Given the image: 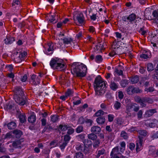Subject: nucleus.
<instances>
[{"label":"nucleus","mask_w":158,"mask_h":158,"mask_svg":"<svg viewBox=\"0 0 158 158\" xmlns=\"http://www.w3.org/2000/svg\"><path fill=\"white\" fill-rule=\"evenodd\" d=\"M15 94L13 98L15 101L20 106L28 104V100L24 95L23 90L20 86H16L14 90Z\"/></svg>","instance_id":"1"},{"label":"nucleus","mask_w":158,"mask_h":158,"mask_svg":"<svg viewBox=\"0 0 158 158\" xmlns=\"http://www.w3.org/2000/svg\"><path fill=\"white\" fill-rule=\"evenodd\" d=\"M72 67L71 73L74 76L82 77L85 76L87 68L85 64L82 63H74Z\"/></svg>","instance_id":"2"},{"label":"nucleus","mask_w":158,"mask_h":158,"mask_svg":"<svg viewBox=\"0 0 158 158\" xmlns=\"http://www.w3.org/2000/svg\"><path fill=\"white\" fill-rule=\"evenodd\" d=\"M105 81L102 79L100 76H98L95 78L94 84V87L96 94L102 95L105 92L106 87Z\"/></svg>","instance_id":"3"},{"label":"nucleus","mask_w":158,"mask_h":158,"mask_svg":"<svg viewBox=\"0 0 158 158\" xmlns=\"http://www.w3.org/2000/svg\"><path fill=\"white\" fill-rule=\"evenodd\" d=\"M62 60H60L57 58L52 59L50 63L51 67L53 69H60L64 67L65 65L62 63Z\"/></svg>","instance_id":"4"},{"label":"nucleus","mask_w":158,"mask_h":158,"mask_svg":"<svg viewBox=\"0 0 158 158\" xmlns=\"http://www.w3.org/2000/svg\"><path fill=\"white\" fill-rule=\"evenodd\" d=\"M85 144V146L83 149V152L85 154H89L91 152L92 150V144L91 143V141H90V143H89V141L88 139H84L83 142Z\"/></svg>","instance_id":"5"},{"label":"nucleus","mask_w":158,"mask_h":158,"mask_svg":"<svg viewBox=\"0 0 158 158\" xmlns=\"http://www.w3.org/2000/svg\"><path fill=\"white\" fill-rule=\"evenodd\" d=\"M73 19L75 21H77L80 24H82L84 22V17L81 13L75 15L73 17Z\"/></svg>","instance_id":"6"},{"label":"nucleus","mask_w":158,"mask_h":158,"mask_svg":"<svg viewBox=\"0 0 158 158\" xmlns=\"http://www.w3.org/2000/svg\"><path fill=\"white\" fill-rule=\"evenodd\" d=\"M153 102L152 99L147 97H143L142 98L141 106L142 107H145L146 106V103L152 104Z\"/></svg>","instance_id":"7"},{"label":"nucleus","mask_w":158,"mask_h":158,"mask_svg":"<svg viewBox=\"0 0 158 158\" xmlns=\"http://www.w3.org/2000/svg\"><path fill=\"white\" fill-rule=\"evenodd\" d=\"M137 19V16L134 13H132L129 15L127 16V20L130 23H132V22H136L137 21L136 19Z\"/></svg>","instance_id":"8"},{"label":"nucleus","mask_w":158,"mask_h":158,"mask_svg":"<svg viewBox=\"0 0 158 158\" xmlns=\"http://www.w3.org/2000/svg\"><path fill=\"white\" fill-rule=\"evenodd\" d=\"M91 131L92 133L95 134H98L101 132V129L99 126H93L91 128Z\"/></svg>","instance_id":"9"},{"label":"nucleus","mask_w":158,"mask_h":158,"mask_svg":"<svg viewBox=\"0 0 158 158\" xmlns=\"http://www.w3.org/2000/svg\"><path fill=\"white\" fill-rule=\"evenodd\" d=\"M15 37L11 36H6V39L4 40V43L6 44H10L15 41Z\"/></svg>","instance_id":"10"},{"label":"nucleus","mask_w":158,"mask_h":158,"mask_svg":"<svg viewBox=\"0 0 158 158\" xmlns=\"http://www.w3.org/2000/svg\"><path fill=\"white\" fill-rule=\"evenodd\" d=\"M139 83L140 85H142L145 87H147L149 85V82L148 81V79L145 77L142 78Z\"/></svg>","instance_id":"11"},{"label":"nucleus","mask_w":158,"mask_h":158,"mask_svg":"<svg viewBox=\"0 0 158 158\" xmlns=\"http://www.w3.org/2000/svg\"><path fill=\"white\" fill-rule=\"evenodd\" d=\"M19 113L18 116L19 118V121L21 123H23L26 121L27 118L25 114H20V112Z\"/></svg>","instance_id":"12"},{"label":"nucleus","mask_w":158,"mask_h":158,"mask_svg":"<svg viewBox=\"0 0 158 158\" xmlns=\"http://www.w3.org/2000/svg\"><path fill=\"white\" fill-rule=\"evenodd\" d=\"M156 112L157 111L156 109H150L146 111L145 115L147 117H150Z\"/></svg>","instance_id":"13"},{"label":"nucleus","mask_w":158,"mask_h":158,"mask_svg":"<svg viewBox=\"0 0 158 158\" xmlns=\"http://www.w3.org/2000/svg\"><path fill=\"white\" fill-rule=\"evenodd\" d=\"M13 133L16 138H19L23 135L22 132L20 130L17 129L14 130L13 131Z\"/></svg>","instance_id":"14"},{"label":"nucleus","mask_w":158,"mask_h":158,"mask_svg":"<svg viewBox=\"0 0 158 158\" xmlns=\"http://www.w3.org/2000/svg\"><path fill=\"white\" fill-rule=\"evenodd\" d=\"M119 153V147L118 146H116L112 149L110 153V156L113 157Z\"/></svg>","instance_id":"15"},{"label":"nucleus","mask_w":158,"mask_h":158,"mask_svg":"<svg viewBox=\"0 0 158 158\" xmlns=\"http://www.w3.org/2000/svg\"><path fill=\"white\" fill-rule=\"evenodd\" d=\"M96 121L99 125L103 124L105 122V119L104 116H100L98 118Z\"/></svg>","instance_id":"16"},{"label":"nucleus","mask_w":158,"mask_h":158,"mask_svg":"<svg viewBox=\"0 0 158 158\" xmlns=\"http://www.w3.org/2000/svg\"><path fill=\"white\" fill-rule=\"evenodd\" d=\"M70 126L66 124H60L58 127L59 129H60L62 131H64L70 127Z\"/></svg>","instance_id":"17"},{"label":"nucleus","mask_w":158,"mask_h":158,"mask_svg":"<svg viewBox=\"0 0 158 158\" xmlns=\"http://www.w3.org/2000/svg\"><path fill=\"white\" fill-rule=\"evenodd\" d=\"M110 88L113 90L115 91L118 88V85L114 81H111L110 85Z\"/></svg>","instance_id":"18"},{"label":"nucleus","mask_w":158,"mask_h":158,"mask_svg":"<svg viewBox=\"0 0 158 158\" xmlns=\"http://www.w3.org/2000/svg\"><path fill=\"white\" fill-rule=\"evenodd\" d=\"M36 117L35 114H31L28 118V121L31 123H33L36 121Z\"/></svg>","instance_id":"19"},{"label":"nucleus","mask_w":158,"mask_h":158,"mask_svg":"<svg viewBox=\"0 0 158 158\" xmlns=\"http://www.w3.org/2000/svg\"><path fill=\"white\" fill-rule=\"evenodd\" d=\"M115 50H114V52H112L109 53V55L110 56H113L114 55L118 54H121V52H119L120 50V48H115Z\"/></svg>","instance_id":"20"},{"label":"nucleus","mask_w":158,"mask_h":158,"mask_svg":"<svg viewBox=\"0 0 158 158\" xmlns=\"http://www.w3.org/2000/svg\"><path fill=\"white\" fill-rule=\"evenodd\" d=\"M130 80L132 84L136 83L139 81V76L137 75H135L132 77L131 78Z\"/></svg>","instance_id":"21"},{"label":"nucleus","mask_w":158,"mask_h":158,"mask_svg":"<svg viewBox=\"0 0 158 158\" xmlns=\"http://www.w3.org/2000/svg\"><path fill=\"white\" fill-rule=\"evenodd\" d=\"M85 144L78 143L76 146V148L77 150L83 152Z\"/></svg>","instance_id":"22"},{"label":"nucleus","mask_w":158,"mask_h":158,"mask_svg":"<svg viewBox=\"0 0 158 158\" xmlns=\"http://www.w3.org/2000/svg\"><path fill=\"white\" fill-rule=\"evenodd\" d=\"M142 141L140 139L138 142L136 143V150L137 152L140 151L142 148Z\"/></svg>","instance_id":"23"},{"label":"nucleus","mask_w":158,"mask_h":158,"mask_svg":"<svg viewBox=\"0 0 158 158\" xmlns=\"http://www.w3.org/2000/svg\"><path fill=\"white\" fill-rule=\"evenodd\" d=\"M59 119V116L57 115H53L51 116V121L52 123H56Z\"/></svg>","instance_id":"24"},{"label":"nucleus","mask_w":158,"mask_h":158,"mask_svg":"<svg viewBox=\"0 0 158 158\" xmlns=\"http://www.w3.org/2000/svg\"><path fill=\"white\" fill-rule=\"evenodd\" d=\"M7 127L9 129L11 130L15 129L16 127V125L15 122H11L8 124Z\"/></svg>","instance_id":"25"},{"label":"nucleus","mask_w":158,"mask_h":158,"mask_svg":"<svg viewBox=\"0 0 158 158\" xmlns=\"http://www.w3.org/2000/svg\"><path fill=\"white\" fill-rule=\"evenodd\" d=\"M23 141V139H20L17 141H14L12 143V146L15 147H16L18 145H20L22 142Z\"/></svg>","instance_id":"26"},{"label":"nucleus","mask_w":158,"mask_h":158,"mask_svg":"<svg viewBox=\"0 0 158 158\" xmlns=\"http://www.w3.org/2000/svg\"><path fill=\"white\" fill-rule=\"evenodd\" d=\"M134 87L131 86H129L127 89V93L128 94L131 95L134 94Z\"/></svg>","instance_id":"27"},{"label":"nucleus","mask_w":158,"mask_h":158,"mask_svg":"<svg viewBox=\"0 0 158 158\" xmlns=\"http://www.w3.org/2000/svg\"><path fill=\"white\" fill-rule=\"evenodd\" d=\"M121 104L120 102L116 101L114 105V107L115 110H119L121 107Z\"/></svg>","instance_id":"28"},{"label":"nucleus","mask_w":158,"mask_h":158,"mask_svg":"<svg viewBox=\"0 0 158 158\" xmlns=\"http://www.w3.org/2000/svg\"><path fill=\"white\" fill-rule=\"evenodd\" d=\"M128 83V81L127 79H122L120 81L121 85L123 87H125Z\"/></svg>","instance_id":"29"},{"label":"nucleus","mask_w":158,"mask_h":158,"mask_svg":"<svg viewBox=\"0 0 158 158\" xmlns=\"http://www.w3.org/2000/svg\"><path fill=\"white\" fill-rule=\"evenodd\" d=\"M88 139L92 140H95L97 139V136L96 134L92 133L88 135Z\"/></svg>","instance_id":"30"},{"label":"nucleus","mask_w":158,"mask_h":158,"mask_svg":"<svg viewBox=\"0 0 158 158\" xmlns=\"http://www.w3.org/2000/svg\"><path fill=\"white\" fill-rule=\"evenodd\" d=\"M104 112L101 110H99L96 112L94 114V116L100 117L101 115H103L104 114Z\"/></svg>","instance_id":"31"},{"label":"nucleus","mask_w":158,"mask_h":158,"mask_svg":"<svg viewBox=\"0 0 158 158\" xmlns=\"http://www.w3.org/2000/svg\"><path fill=\"white\" fill-rule=\"evenodd\" d=\"M147 69L148 71H152L154 70V67L152 63H148L147 65Z\"/></svg>","instance_id":"32"},{"label":"nucleus","mask_w":158,"mask_h":158,"mask_svg":"<svg viewBox=\"0 0 158 158\" xmlns=\"http://www.w3.org/2000/svg\"><path fill=\"white\" fill-rule=\"evenodd\" d=\"M73 93V92L72 89H68L65 92V95L68 98V97L72 96Z\"/></svg>","instance_id":"33"},{"label":"nucleus","mask_w":158,"mask_h":158,"mask_svg":"<svg viewBox=\"0 0 158 158\" xmlns=\"http://www.w3.org/2000/svg\"><path fill=\"white\" fill-rule=\"evenodd\" d=\"M100 140L99 139H95L93 142V146L95 148L98 147L100 145Z\"/></svg>","instance_id":"34"},{"label":"nucleus","mask_w":158,"mask_h":158,"mask_svg":"<svg viewBox=\"0 0 158 158\" xmlns=\"http://www.w3.org/2000/svg\"><path fill=\"white\" fill-rule=\"evenodd\" d=\"M138 132L140 135L144 136H145L147 135L148 133L147 131L144 130H138Z\"/></svg>","instance_id":"35"},{"label":"nucleus","mask_w":158,"mask_h":158,"mask_svg":"<svg viewBox=\"0 0 158 158\" xmlns=\"http://www.w3.org/2000/svg\"><path fill=\"white\" fill-rule=\"evenodd\" d=\"M114 136L115 135L114 133H110L106 136L107 139L111 141L114 139Z\"/></svg>","instance_id":"36"},{"label":"nucleus","mask_w":158,"mask_h":158,"mask_svg":"<svg viewBox=\"0 0 158 158\" xmlns=\"http://www.w3.org/2000/svg\"><path fill=\"white\" fill-rule=\"evenodd\" d=\"M71 137L68 134H66L64 136V142L68 143L71 139Z\"/></svg>","instance_id":"37"},{"label":"nucleus","mask_w":158,"mask_h":158,"mask_svg":"<svg viewBox=\"0 0 158 158\" xmlns=\"http://www.w3.org/2000/svg\"><path fill=\"white\" fill-rule=\"evenodd\" d=\"M63 40L64 44H68L72 41V40L71 38H65L63 39Z\"/></svg>","instance_id":"38"},{"label":"nucleus","mask_w":158,"mask_h":158,"mask_svg":"<svg viewBox=\"0 0 158 158\" xmlns=\"http://www.w3.org/2000/svg\"><path fill=\"white\" fill-rule=\"evenodd\" d=\"M95 61L97 62L100 63L102 61L103 59L101 56L98 55L96 56L95 58Z\"/></svg>","instance_id":"39"},{"label":"nucleus","mask_w":158,"mask_h":158,"mask_svg":"<svg viewBox=\"0 0 158 158\" xmlns=\"http://www.w3.org/2000/svg\"><path fill=\"white\" fill-rule=\"evenodd\" d=\"M121 148H120V151L123 152L125 150L126 144L123 141L120 143Z\"/></svg>","instance_id":"40"},{"label":"nucleus","mask_w":158,"mask_h":158,"mask_svg":"<svg viewBox=\"0 0 158 158\" xmlns=\"http://www.w3.org/2000/svg\"><path fill=\"white\" fill-rule=\"evenodd\" d=\"M71 125L70 124H69ZM70 127L69 128V129H68V131H67V134H68L69 135H72L73 134L74 132V129L71 127V126H70Z\"/></svg>","instance_id":"41"},{"label":"nucleus","mask_w":158,"mask_h":158,"mask_svg":"<svg viewBox=\"0 0 158 158\" xmlns=\"http://www.w3.org/2000/svg\"><path fill=\"white\" fill-rule=\"evenodd\" d=\"M57 21L56 20L55 16L53 15L51 16V18L49 19L48 23L54 24L56 23Z\"/></svg>","instance_id":"42"},{"label":"nucleus","mask_w":158,"mask_h":158,"mask_svg":"<svg viewBox=\"0 0 158 158\" xmlns=\"http://www.w3.org/2000/svg\"><path fill=\"white\" fill-rule=\"evenodd\" d=\"M48 46L49 47L48 49V52L52 51L54 50V44L52 43H49L48 44Z\"/></svg>","instance_id":"43"},{"label":"nucleus","mask_w":158,"mask_h":158,"mask_svg":"<svg viewBox=\"0 0 158 158\" xmlns=\"http://www.w3.org/2000/svg\"><path fill=\"white\" fill-rule=\"evenodd\" d=\"M145 124L147 127H154L156 126V124L154 122L149 123L147 122Z\"/></svg>","instance_id":"44"},{"label":"nucleus","mask_w":158,"mask_h":158,"mask_svg":"<svg viewBox=\"0 0 158 158\" xmlns=\"http://www.w3.org/2000/svg\"><path fill=\"white\" fill-rule=\"evenodd\" d=\"M121 136L123 137L125 139H127L128 136L127 134L125 131H122L121 133Z\"/></svg>","instance_id":"45"},{"label":"nucleus","mask_w":158,"mask_h":158,"mask_svg":"<svg viewBox=\"0 0 158 158\" xmlns=\"http://www.w3.org/2000/svg\"><path fill=\"white\" fill-rule=\"evenodd\" d=\"M75 158H83V154L81 152H77L75 153L74 156Z\"/></svg>","instance_id":"46"},{"label":"nucleus","mask_w":158,"mask_h":158,"mask_svg":"<svg viewBox=\"0 0 158 158\" xmlns=\"http://www.w3.org/2000/svg\"><path fill=\"white\" fill-rule=\"evenodd\" d=\"M83 131V127L82 126H78L76 129L77 133H79L82 132Z\"/></svg>","instance_id":"47"},{"label":"nucleus","mask_w":158,"mask_h":158,"mask_svg":"<svg viewBox=\"0 0 158 158\" xmlns=\"http://www.w3.org/2000/svg\"><path fill=\"white\" fill-rule=\"evenodd\" d=\"M134 106V105L132 103L128 104L127 106V110L128 112H130L132 109L133 108Z\"/></svg>","instance_id":"48"},{"label":"nucleus","mask_w":158,"mask_h":158,"mask_svg":"<svg viewBox=\"0 0 158 158\" xmlns=\"http://www.w3.org/2000/svg\"><path fill=\"white\" fill-rule=\"evenodd\" d=\"M138 130L136 127H132L128 130V131L131 132H134L137 131L138 132Z\"/></svg>","instance_id":"49"},{"label":"nucleus","mask_w":158,"mask_h":158,"mask_svg":"<svg viewBox=\"0 0 158 158\" xmlns=\"http://www.w3.org/2000/svg\"><path fill=\"white\" fill-rule=\"evenodd\" d=\"M151 138L152 139L158 138V131L156 132H153L152 134Z\"/></svg>","instance_id":"50"},{"label":"nucleus","mask_w":158,"mask_h":158,"mask_svg":"<svg viewBox=\"0 0 158 158\" xmlns=\"http://www.w3.org/2000/svg\"><path fill=\"white\" fill-rule=\"evenodd\" d=\"M144 91L148 93L152 92L154 90V88L152 87H149V88H146L145 89Z\"/></svg>","instance_id":"51"},{"label":"nucleus","mask_w":158,"mask_h":158,"mask_svg":"<svg viewBox=\"0 0 158 158\" xmlns=\"http://www.w3.org/2000/svg\"><path fill=\"white\" fill-rule=\"evenodd\" d=\"M27 52H23L21 53L19 56V57L21 59V60L23 59L24 57L27 55Z\"/></svg>","instance_id":"52"},{"label":"nucleus","mask_w":158,"mask_h":158,"mask_svg":"<svg viewBox=\"0 0 158 158\" xmlns=\"http://www.w3.org/2000/svg\"><path fill=\"white\" fill-rule=\"evenodd\" d=\"M149 10V8H146L145 9L144 12V15L145 17H147L151 14V12Z\"/></svg>","instance_id":"53"},{"label":"nucleus","mask_w":158,"mask_h":158,"mask_svg":"<svg viewBox=\"0 0 158 158\" xmlns=\"http://www.w3.org/2000/svg\"><path fill=\"white\" fill-rule=\"evenodd\" d=\"M36 75L35 74H33L32 75L31 77V79L32 81V85H35L36 84V81H35V78H36Z\"/></svg>","instance_id":"54"},{"label":"nucleus","mask_w":158,"mask_h":158,"mask_svg":"<svg viewBox=\"0 0 158 158\" xmlns=\"http://www.w3.org/2000/svg\"><path fill=\"white\" fill-rule=\"evenodd\" d=\"M104 49V48L103 45L102 44H99V45H97L96 46L95 50H99L100 51H101V50H103Z\"/></svg>","instance_id":"55"},{"label":"nucleus","mask_w":158,"mask_h":158,"mask_svg":"<svg viewBox=\"0 0 158 158\" xmlns=\"http://www.w3.org/2000/svg\"><path fill=\"white\" fill-rule=\"evenodd\" d=\"M115 72L118 75L120 76L123 75V70H119L115 68Z\"/></svg>","instance_id":"56"},{"label":"nucleus","mask_w":158,"mask_h":158,"mask_svg":"<svg viewBox=\"0 0 158 158\" xmlns=\"http://www.w3.org/2000/svg\"><path fill=\"white\" fill-rule=\"evenodd\" d=\"M7 76L8 77L12 79V81H14V78L15 77V75L13 73L11 72L7 74Z\"/></svg>","instance_id":"57"},{"label":"nucleus","mask_w":158,"mask_h":158,"mask_svg":"<svg viewBox=\"0 0 158 158\" xmlns=\"http://www.w3.org/2000/svg\"><path fill=\"white\" fill-rule=\"evenodd\" d=\"M104 150L103 149H102L101 150L98 151L97 155V157L98 158L101 155L104 154Z\"/></svg>","instance_id":"58"},{"label":"nucleus","mask_w":158,"mask_h":158,"mask_svg":"<svg viewBox=\"0 0 158 158\" xmlns=\"http://www.w3.org/2000/svg\"><path fill=\"white\" fill-rule=\"evenodd\" d=\"M142 92L141 89L138 88L134 87V93H141Z\"/></svg>","instance_id":"59"},{"label":"nucleus","mask_w":158,"mask_h":158,"mask_svg":"<svg viewBox=\"0 0 158 158\" xmlns=\"http://www.w3.org/2000/svg\"><path fill=\"white\" fill-rule=\"evenodd\" d=\"M108 120L109 122H112L114 119V116L113 114H109L108 115Z\"/></svg>","instance_id":"60"},{"label":"nucleus","mask_w":158,"mask_h":158,"mask_svg":"<svg viewBox=\"0 0 158 158\" xmlns=\"http://www.w3.org/2000/svg\"><path fill=\"white\" fill-rule=\"evenodd\" d=\"M135 101L137 102L140 103L141 105V102L142 98H140L139 96H137L135 97Z\"/></svg>","instance_id":"61"},{"label":"nucleus","mask_w":158,"mask_h":158,"mask_svg":"<svg viewBox=\"0 0 158 158\" xmlns=\"http://www.w3.org/2000/svg\"><path fill=\"white\" fill-rule=\"evenodd\" d=\"M67 143L66 142H64L60 145V147L62 150H63L64 149L65 146L67 145Z\"/></svg>","instance_id":"62"},{"label":"nucleus","mask_w":158,"mask_h":158,"mask_svg":"<svg viewBox=\"0 0 158 158\" xmlns=\"http://www.w3.org/2000/svg\"><path fill=\"white\" fill-rule=\"evenodd\" d=\"M42 126H44L46 123V120L45 118H43L41 120Z\"/></svg>","instance_id":"63"},{"label":"nucleus","mask_w":158,"mask_h":158,"mask_svg":"<svg viewBox=\"0 0 158 158\" xmlns=\"http://www.w3.org/2000/svg\"><path fill=\"white\" fill-rule=\"evenodd\" d=\"M44 127L46 130H48L49 131H51L52 130H53V128L50 124H48L47 125V126H45Z\"/></svg>","instance_id":"64"}]
</instances>
